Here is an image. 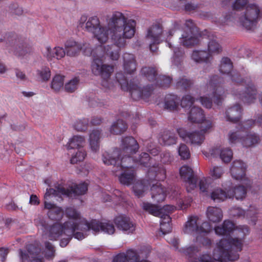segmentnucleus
I'll use <instances>...</instances> for the list:
<instances>
[{"mask_svg":"<svg viewBox=\"0 0 262 262\" xmlns=\"http://www.w3.org/2000/svg\"><path fill=\"white\" fill-rule=\"evenodd\" d=\"M208 40L207 52L211 58L212 56L222 52V47L217 40L216 36L213 34L208 35Z\"/></svg>","mask_w":262,"mask_h":262,"instance_id":"c85d7f7f","label":"nucleus"},{"mask_svg":"<svg viewBox=\"0 0 262 262\" xmlns=\"http://www.w3.org/2000/svg\"><path fill=\"white\" fill-rule=\"evenodd\" d=\"M41 226L44 229L43 238H49L50 240H56L59 237L62 236L64 230V223L61 225L56 223L49 227H44V224L41 223Z\"/></svg>","mask_w":262,"mask_h":262,"instance_id":"6ab92c4d","label":"nucleus"},{"mask_svg":"<svg viewBox=\"0 0 262 262\" xmlns=\"http://www.w3.org/2000/svg\"><path fill=\"white\" fill-rule=\"evenodd\" d=\"M241 114L242 107L239 104H236L227 108L225 117L228 121L236 122L239 120Z\"/></svg>","mask_w":262,"mask_h":262,"instance_id":"c756f323","label":"nucleus"},{"mask_svg":"<svg viewBox=\"0 0 262 262\" xmlns=\"http://www.w3.org/2000/svg\"><path fill=\"white\" fill-rule=\"evenodd\" d=\"M136 22L128 19L122 13L114 12L107 21V27L101 26L93 34L94 37L101 43H105L110 34L114 45L119 49L126 45V39L132 38L135 35Z\"/></svg>","mask_w":262,"mask_h":262,"instance_id":"f257e3e1","label":"nucleus"},{"mask_svg":"<svg viewBox=\"0 0 262 262\" xmlns=\"http://www.w3.org/2000/svg\"><path fill=\"white\" fill-rule=\"evenodd\" d=\"M163 32V28L160 24L152 25L148 30L146 38L152 43H159Z\"/></svg>","mask_w":262,"mask_h":262,"instance_id":"b1692460","label":"nucleus"},{"mask_svg":"<svg viewBox=\"0 0 262 262\" xmlns=\"http://www.w3.org/2000/svg\"><path fill=\"white\" fill-rule=\"evenodd\" d=\"M123 69L125 73L132 74L134 73L137 69V62L133 54L125 53L123 55Z\"/></svg>","mask_w":262,"mask_h":262,"instance_id":"393cba45","label":"nucleus"},{"mask_svg":"<svg viewBox=\"0 0 262 262\" xmlns=\"http://www.w3.org/2000/svg\"><path fill=\"white\" fill-rule=\"evenodd\" d=\"M211 230V226L207 221H204L197 215L191 216L186 222L183 231L184 233L192 235L208 234Z\"/></svg>","mask_w":262,"mask_h":262,"instance_id":"9d476101","label":"nucleus"},{"mask_svg":"<svg viewBox=\"0 0 262 262\" xmlns=\"http://www.w3.org/2000/svg\"><path fill=\"white\" fill-rule=\"evenodd\" d=\"M79 81V78L74 77L66 82L64 87L65 91L68 93L75 92L78 87Z\"/></svg>","mask_w":262,"mask_h":262,"instance_id":"8fccbe9b","label":"nucleus"},{"mask_svg":"<svg viewBox=\"0 0 262 262\" xmlns=\"http://www.w3.org/2000/svg\"><path fill=\"white\" fill-rule=\"evenodd\" d=\"M83 25L86 31L93 34L101 26L100 20L97 16L90 17L85 24H83Z\"/></svg>","mask_w":262,"mask_h":262,"instance_id":"a19ab883","label":"nucleus"},{"mask_svg":"<svg viewBox=\"0 0 262 262\" xmlns=\"http://www.w3.org/2000/svg\"><path fill=\"white\" fill-rule=\"evenodd\" d=\"M140 75L144 76L149 81L155 83L157 80L158 75L156 68L151 67H144L140 71Z\"/></svg>","mask_w":262,"mask_h":262,"instance_id":"e433bc0d","label":"nucleus"},{"mask_svg":"<svg viewBox=\"0 0 262 262\" xmlns=\"http://www.w3.org/2000/svg\"><path fill=\"white\" fill-rule=\"evenodd\" d=\"M233 65L230 58L223 57L221 61L220 71L223 74H229L232 81L238 83L240 80V75L236 71L232 70Z\"/></svg>","mask_w":262,"mask_h":262,"instance_id":"aec40b11","label":"nucleus"},{"mask_svg":"<svg viewBox=\"0 0 262 262\" xmlns=\"http://www.w3.org/2000/svg\"><path fill=\"white\" fill-rule=\"evenodd\" d=\"M37 78L42 81H47L51 77V71L49 68L45 67L36 71Z\"/></svg>","mask_w":262,"mask_h":262,"instance_id":"3c124183","label":"nucleus"},{"mask_svg":"<svg viewBox=\"0 0 262 262\" xmlns=\"http://www.w3.org/2000/svg\"><path fill=\"white\" fill-rule=\"evenodd\" d=\"M121 150L115 149L111 153L105 151L102 155V161L105 165H115L118 160L121 161V167H130L126 162L133 163L130 155L135 154L139 149V144L132 137H126L122 139Z\"/></svg>","mask_w":262,"mask_h":262,"instance_id":"7ed1b4c3","label":"nucleus"},{"mask_svg":"<svg viewBox=\"0 0 262 262\" xmlns=\"http://www.w3.org/2000/svg\"><path fill=\"white\" fill-rule=\"evenodd\" d=\"M232 93L244 103L251 104L256 100L258 92L256 86L251 81L244 80L240 77L239 81L235 83Z\"/></svg>","mask_w":262,"mask_h":262,"instance_id":"39448f33","label":"nucleus"},{"mask_svg":"<svg viewBox=\"0 0 262 262\" xmlns=\"http://www.w3.org/2000/svg\"><path fill=\"white\" fill-rule=\"evenodd\" d=\"M150 160L149 154L146 152H142L139 158L135 160V162L142 165L144 166H148V162Z\"/></svg>","mask_w":262,"mask_h":262,"instance_id":"338daca9","label":"nucleus"},{"mask_svg":"<svg viewBox=\"0 0 262 262\" xmlns=\"http://www.w3.org/2000/svg\"><path fill=\"white\" fill-rule=\"evenodd\" d=\"M180 24L178 22H176L174 24L173 28L168 32L167 36H171L175 33H180L179 43L180 45L186 47L193 46L199 43V38L193 35L192 31L180 30Z\"/></svg>","mask_w":262,"mask_h":262,"instance_id":"4468645a","label":"nucleus"},{"mask_svg":"<svg viewBox=\"0 0 262 262\" xmlns=\"http://www.w3.org/2000/svg\"><path fill=\"white\" fill-rule=\"evenodd\" d=\"M234 229V224L231 221L225 220L221 226H217L214 230L216 234L228 235Z\"/></svg>","mask_w":262,"mask_h":262,"instance_id":"ea45409f","label":"nucleus"},{"mask_svg":"<svg viewBox=\"0 0 262 262\" xmlns=\"http://www.w3.org/2000/svg\"><path fill=\"white\" fill-rule=\"evenodd\" d=\"M127 129L126 123L121 119L114 122L111 126L110 132L114 135H120L124 133Z\"/></svg>","mask_w":262,"mask_h":262,"instance_id":"37998d69","label":"nucleus"},{"mask_svg":"<svg viewBox=\"0 0 262 262\" xmlns=\"http://www.w3.org/2000/svg\"><path fill=\"white\" fill-rule=\"evenodd\" d=\"M244 132L239 128L236 131H230L228 134V141L230 144H235L237 143H241L244 139Z\"/></svg>","mask_w":262,"mask_h":262,"instance_id":"a18cd8bd","label":"nucleus"},{"mask_svg":"<svg viewBox=\"0 0 262 262\" xmlns=\"http://www.w3.org/2000/svg\"><path fill=\"white\" fill-rule=\"evenodd\" d=\"M94 59L91 64V71L95 76H100L102 78V82L103 86L109 88L107 84L111 74L113 72L114 68L112 66L104 64L103 62V55L101 54L94 55L93 52Z\"/></svg>","mask_w":262,"mask_h":262,"instance_id":"9b49d317","label":"nucleus"},{"mask_svg":"<svg viewBox=\"0 0 262 262\" xmlns=\"http://www.w3.org/2000/svg\"><path fill=\"white\" fill-rule=\"evenodd\" d=\"M101 137V130L98 129H93L89 135V144L91 150L97 152L99 149L100 139Z\"/></svg>","mask_w":262,"mask_h":262,"instance_id":"72a5a7b5","label":"nucleus"},{"mask_svg":"<svg viewBox=\"0 0 262 262\" xmlns=\"http://www.w3.org/2000/svg\"><path fill=\"white\" fill-rule=\"evenodd\" d=\"M147 180H141L137 182L133 186V191L137 196H142L144 191L148 188L146 184Z\"/></svg>","mask_w":262,"mask_h":262,"instance_id":"49530a36","label":"nucleus"},{"mask_svg":"<svg viewBox=\"0 0 262 262\" xmlns=\"http://www.w3.org/2000/svg\"><path fill=\"white\" fill-rule=\"evenodd\" d=\"M88 119L78 120L75 123V128L79 132H84L88 129Z\"/></svg>","mask_w":262,"mask_h":262,"instance_id":"e2e57ef3","label":"nucleus"},{"mask_svg":"<svg viewBox=\"0 0 262 262\" xmlns=\"http://www.w3.org/2000/svg\"><path fill=\"white\" fill-rule=\"evenodd\" d=\"M85 144V139L81 136H74L71 138L67 145V149L80 148Z\"/></svg>","mask_w":262,"mask_h":262,"instance_id":"c03bdc74","label":"nucleus"},{"mask_svg":"<svg viewBox=\"0 0 262 262\" xmlns=\"http://www.w3.org/2000/svg\"><path fill=\"white\" fill-rule=\"evenodd\" d=\"M183 50L180 49H176L174 51V56L172 59L173 64L177 67L180 65L183 61Z\"/></svg>","mask_w":262,"mask_h":262,"instance_id":"13d9d810","label":"nucleus"},{"mask_svg":"<svg viewBox=\"0 0 262 262\" xmlns=\"http://www.w3.org/2000/svg\"><path fill=\"white\" fill-rule=\"evenodd\" d=\"M179 99L174 95H167L165 98L164 107L169 111L176 110L179 103Z\"/></svg>","mask_w":262,"mask_h":262,"instance_id":"79ce46f5","label":"nucleus"},{"mask_svg":"<svg viewBox=\"0 0 262 262\" xmlns=\"http://www.w3.org/2000/svg\"><path fill=\"white\" fill-rule=\"evenodd\" d=\"M21 262H43L39 250L33 245H29L26 250H19Z\"/></svg>","mask_w":262,"mask_h":262,"instance_id":"f3484780","label":"nucleus"},{"mask_svg":"<svg viewBox=\"0 0 262 262\" xmlns=\"http://www.w3.org/2000/svg\"><path fill=\"white\" fill-rule=\"evenodd\" d=\"M86 156L84 151L82 150H78L75 155L73 156L71 159V163L72 164H76L78 162L82 161Z\"/></svg>","mask_w":262,"mask_h":262,"instance_id":"774afa93","label":"nucleus"},{"mask_svg":"<svg viewBox=\"0 0 262 262\" xmlns=\"http://www.w3.org/2000/svg\"><path fill=\"white\" fill-rule=\"evenodd\" d=\"M206 215L208 220L213 223L219 222L223 218L221 209L215 207H209L206 211Z\"/></svg>","mask_w":262,"mask_h":262,"instance_id":"4c0bfd02","label":"nucleus"},{"mask_svg":"<svg viewBox=\"0 0 262 262\" xmlns=\"http://www.w3.org/2000/svg\"><path fill=\"white\" fill-rule=\"evenodd\" d=\"M188 120L191 122L201 123V125L206 126L204 123L206 121H209L205 119V115L202 109L199 107H192L188 116Z\"/></svg>","mask_w":262,"mask_h":262,"instance_id":"bb28decb","label":"nucleus"},{"mask_svg":"<svg viewBox=\"0 0 262 262\" xmlns=\"http://www.w3.org/2000/svg\"><path fill=\"white\" fill-rule=\"evenodd\" d=\"M192 83L190 80L182 77L178 80L176 85L178 89L186 90L191 85Z\"/></svg>","mask_w":262,"mask_h":262,"instance_id":"052dcab7","label":"nucleus"},{"mask_svg":"<svg viewBox=\"0 0 262 262\" xmlns=\"http://www.w3.org/2000/svg\"><path fill=\"white\" fill-rule=\"evenodd\" d=\"M247 193L246 188L242 185L235 186L233 189L225 192L221 189L214 190L211 194V199L214 201H224L227 198H235L236 200H243Z\"/></svg>","mask_w":262,"mask_h":262,"instance_id":"ddd939ff","label":"nucleus"},{"mask_svg":"<svg viewBox=\"0 0 262 262\" xmlns=\"http://www.w3.org/2000/svg\"><path fill=\"white\" fill-rule=\"evenodd\" d=\"M224 172V171L221 166H213L210 170V174L214 179L221 178Z\"/></svg>","mask_w":262,"mask_h":262,"instance_id":"680f3d73","label":"nucleus"},{"mask_svg":"<svg viewBox=\"0 0 262 262\" xmlns=\"http://www.w3.org/2000/svg\"><path fill=\"white\" fill-rule=\"evenodd\" d=\"M195 100V99L191 95H186L182 98L181 105L182 107H189L191 106Z\"/></svg>","mask_w":262,"mask_h":262,"instance_id":"69168bd1","label":"nucleus"},{"mask_svg":"<svg viewBox=\"0 0 262 262\" xmlns=\"http://www.w3.org/2000/svg\"><path fill=\"white\" fill-rule=\"evenodd\" d=\"M247 216L250 219L251 224L253 225L256 224L257 219L258 211L255 209L254 207H250V209L247 211Z\"/></svg>","mask_w":262,"mask_h":262,"instance_id":"0e129e2a","label":"nucleus"},{"mask_svg":"<svg viewBox=\"0 0 262 262\" xmlns=\"http://www.w3.org/2000/svg\"><path fill=\"white\" fill-rule=\"evenodd\" d=\"M148 176L150 179L163 181L166 176V169L162 165L153 166L149 169Z\"/></svg>","mask_w":262,"mask_h":262,"instance_id":"473e14b6","label":"nucleus"},{"mask_svg":"<svg viewBox=\"0 0 262 262\" xmlns=\"http://www.w3.org/2000/svg\"><path fill=\"white\" fill-rule=\"evenodd\" d=\"M191 59L196 63L210 62L212 59L207 51L205 50H194L191 56Z\"/></svg>","mask_w":262,"mask_h":262,"instance_id":"58836bf2","label":"nucleus"},{"mask_svg":"<svg viewBox=\"0 0 262 262\" xmlns=\"http://www.w3.org/2000/svg\"><path fill=\"white\" fill-rule=\"evenodd\" d=\"M86 46V43L76 41L73 39H68L64 43L65 55L70 57H76Z\"/></svg>","mask_w":262,"mask_h":262,"instance_id":"412c9836","label":"nucleus"},{"mask_svg":"<svg viewBox=\"0 0 262 262\" xmlns=\"http://www.w3.org/2000/svg\"><path fill=\"white\" fill-rule=\"evenodd\" d=\"M126 262H139V256L136 251L129 249L125 253Z\"/></svg>","mask_w":262,"mask_h":262,"instance_id":"bf43d9fd","label":"nucleus"},{"mask_svg":"<svg viewBox=\"0 0 262 262\" xmlns=\"http://www.w3.org/2000/svg\"><path fill=\"white\" fill-rule=\"evenodd\" d=\"M206 126L201 125L200 131L188 132L183 128L177 129V133L180 137L185 142L192 145L200 146L204 141L205 135L212 127L211 121H206L204 123Z\"/></svg>","mask_w":262,"mask_h":262,"instance_id":"0eeeda50","label":"nucleus"},{"mask_svg":"<svg viewBox=\"0 0 262 262\" xmlns=\"http://www.w3.org/2000/svg\"><path fill=\"white\" fill-rule=\"evenodd\" d=\"M117 164L113 165L114 166V169L113 171L114 172H117L119 171H123L119 177V181L122 184L126 185H130L135 180V173L134 169L133 168L132 163L126 162V164L130 165V167H121V161L120 160L117 161Z\"/></svg>","mask_w":262,"mask_h":262,"instance_id":"dca6fc26","label":"nucleus"},{"mask_svg":"<svg viewBox=\"0 0 262 262\" xmlns=\"http://www.w3.org/2000/svg\"><path fill=\"white\" fill-rule=\"evenodd\" d=\"M63 212L62 209L58 207H56L49 210L48 215L49 217L54 221H59L63 216Z\"/></svg>","mask_w":262,"mask_h":262,"instance_id":"603ef678","label":"nucleus"},{"mask_svg":"<svg viewBox=\"0 0 262 262\" xmlns=\"http://www.w3.org/2000/svg\"><path fill=\"white\" fill-rule=\"evenodd\" d=\"M151 198L157 203L162 202L166 197V190L159 183L152 185L151 187Z\"/></svg>","mask_w":262,"mask_h":262,"instance_id":"2f4dec72","label":"nucleus"},{"mask_svg":"<svg viewBox=\"0 0 262 262\" xmlns=\"http://www.w3.org/2000/svg\"><path fill=\"white\" fill-rule=\"evenodd\" d=\"M246 164L241 160H235L231 165L230 172L233 178L237 180H243L245 176Z\"/></svg>","mask_w":262,"mask_h":262,"instance_id":"5701e85b","label":"nucleus"},{"mask_svg":"<svg viewBox=\"0 0 262 262\" xmlns=\"http://www.w3.org/2000/svg\"><path fill=\"white\" fill-rule=\"evenodd\" d=\"M178 152L181 159L187 160L190 157L189 147L184 143H181L178 147Z\"/></svg>","mask_w":262,"mask_h":262,"instance_id":"5fc2aeb1","label":"nucleus"},{"mask_svg":"<svg viewBox=\"0 0 262 262\" xmlns=\"http://www.w3.org/2000/svg\"><path fill=\"white\" fill-rule=\"evenodd\" d=\"M64 82V76L60 75H56L53 78L51 87L55 91H59L63 88Z\"/></svg>","mask_w":262,"mask_h":262,"instance_id":"09e8293b","label":"nucleus"},{"mask_svg":"<svg viewBox=\"0 0 262 262\" xmlns=\"http://www.w3.org/2000/svg\"><path fill=\"white\" fill-rule=\"evenodd\" d=\"M6 49L9 53L17 56H23L27 52V46L24 40L17 35H13L8 39Z\"/></svg>","mask_w":262,"mask_h":262,"instance_id":"2eb2a0df","label":"nucleus"},{"mask_svg":"<svg viewBox=\"0 0 262 262\" xmlns=\"http://www.w3.org/2000/svg\"><path fill=\"white\" fill-rule=\"evenodd\" d=\"M172 81V78L166 75H159L157 80L155 83V86L167 88L169 86Z\"/></svg>","mask_w":262,"mask_h":262,"instance_id":"864d4df0","label":"nucleus"},{"mask_svg":"<svg viewBox=\"0 0 262 262\" xmlns=\"http://www.w3.org/2000/svg\"><path fill=\"white\" fill-rule=\"evenodd\" d=\"M179 171L181 178L186 183L187 191L191 192L196 187L197 183V178L194 176L192 169L188 166L184 165L180 168Z\"/></svg>","mask_w":262,"mask_h":262,"instance_id":"a211bd4d","label":"nucleus"},{"mask_svg":"<svg viewBox=\"0 0 262 262\" xmlns=\"http://www.w3.org/2000/svg\"><path fill=\"white\" fill-rule=\"evenodd\" d=\"M142 207L143 210L156 216H158L162 214V210H161L158 206L148 202L143 203Z\"/></svg>","mask_w":262,"mask_h":262,"instance_id":"de8ad7c7","label":"nucleus"},{"mask_svg":"<svg viewBox=\"0 0 262 262\" xmlns=\"http://www.w3.org/2000/svg\"><path fill=\"white\" fill-rule=\"evenodd\" d=\"M237 238L229 237L222 239L213 251V257L208 254L202 255L199 259L191 260L190 262H224L227 260L234 261L239 257L237 252L241 251L243 238L249 233V228L246 225H240L235 229Z\"/></svg>","mask_w":262,"mask_h":262,"instance_id":"f03ea898","label":"nucleus"},{"mask_svg":"<svg viewBox=\"0 0 262 262\" xmlns=\"http://www.w3.org/2000/svg\"><path fill=\"white\" fill-rule=\"evenodd\" d=\"M114 222L118 229L125 233H133L135 230V224L126 216H117L114 220Z\"/></svg>","mask_w":262,"mask_h":262,"instance_id":"4be33fe9","label":"nucleus"},{"mask_svg":"<svg viewBox=\"0 0 262 262\" xmlns=\"http://www.w3.org/2000/svg\"><path fill=\"white\" fill-rule=\"evenodd\" d=\"M261 141L259 135L255 133H249L244 135L242 145L244 147H254L258 144Z\"/></svg>","mask_w":262,"mask_h":262,"instance_id":"c9c22d12","label":"nucleus"},{"mask_svg":"<svg viewBox=\"0 0 262 262\" xmlns=\"http://www.w3.org/2000/svg\"><path fill=\"white\" fill-rule=\"evenodd\" d=\"M87 190L88 185L85 183L74 185L73 186H71L70 189H66L62 186L58 185L56 187V189L53 188L47 189L45 199L48 200V197L52 195L56 196L60 194L72 198L76 195H83L86 193Z\"/></svg>","mask_w":262,"mask_h":262,"instance_id":"f8f14e48","label":"nucleus"},{"mask_svg":"<svg viewBox=\"0 0 262 262\" xmlns=\"http://www.w3.org/2000/svg\"><path fill=\"white\" fill-rule=\"evenodd\" d=\"M66 212L67 216L70 219L68 222L73 223L75 229H91L95 233L102 231L109 234H112L115 232V227L112 223H102L96 220L88 223L84 219L81 218L80 214L73 208H67Z\"/></svg>","mask_w":262,"mask_h":262,"instance_id":"20e7f679","label":"nucleus"},{"mask_svg":"<svg viewBox=\"0 0 262 262\" xmlns=\"http://www.w3.org/2000/svg\"><path fill=\"white\" fill-rule=\"evenodd\" d=\"M114 47L112 46H107L104 48V52L105 54L108 55L112 60H117L120 57L119 49H113Z\"/></svg>","mask_w":262,"mask_h":262,"instance_id":"6e6d98bb","label":"nucleus"},{"mask_svg":"<svg viewBox=\"0 0 262 262\" xmlns=\"http://www.w3.org/2000/svg\"><path fill=\"white\" fill-rule=\"evenodd\" d=\"M159 141L161 144L169 146L177 143V137L174 133L164 130L161 133Z\"/></svg>","mask_w":262,"mask_h":262,"instance_id":"f704fd0d","label":"nucleus"},{"mask_svg":"<svg viewBox=\"0 0 262 262\" xmlns=\"http://www.w3.org/2000/svg\"><path fill=\"white\" fill-rule=\"evenodd\" d=\"M223 79L217 75L213 76L207 85L211 99L206 97H201L200 98L201 104L206 108H211L212 101L217 105H220L223 99L225 93L223 88L221 85Z\"/></svg>","mask_w":262,"mask_h":262,"instance_id":"423d86ee","label":"nucleus"},{"mask_svg":"<svg viewBox=\"0 0 262 262\" xmlns=\"http://www.w3.org/2000/svg\"><path fill=\"white\" fill-rule=\"evenodd\" d=\"M64 228L63 235L61 236V239L60 242V246L62 247H65L67 246L73 237V233L76 230L73 223L69 222L64 223Z\"/></svg>","mask_w":262,"mask_h":262,"instance_id":"7c9ffc66","label":"nucleus"},{"mask_svg":"<svg viewBox=\"0 0 262 262\" xmlns=\"http://www.w3.org/2000/svg\"><path fill=\"white\" fill-rule=\"evenodd\" d=\"M116 78L124 91H129L131 97L135 100L140 98L145 99L148 97L152 91L150 88L141 89L138 84L130 82L129 84L123 74L121 72L117 73Z\"/></svg>","mask_w":262,"mask_h":262,"instance_id":"6e6552de","label":"nucleus"},{"mask_svg":"<svg viewBox=\"0 0 262 262\" xmlns=\"http://www.w3.org/2000/svg\"><path fill=\"white\" fill-rule=\"evenodd\" d=\"M260 16V8L256 5L251 4L241 13L238 21L243 28L251 30L255 28Z\"/></svg>","mask_w":262,"mask_h":262,"instance_id":"1a4fd4ad","label":"nucleus"},{"mask_svg":"<svg viewBox=\"0 0 262 262\" xmlns=\"http://www.w3.org/2000/svg\"><path fill=\"white\" fill-rule=\"evenodd\" d=\"M210 154L213 157L220 156L223 162L228 163L232 158L233 153L232 150L228 148H221L214 147L210 150Z\"/></svg>","mask_w":262,"mask_h":262,"instance_id":"a878e982","label":"nucleus"},{"mask_svg":"<svg viewBox=\"0 0 262 262\" xmlns=\"http://www.w3.org/2000/svg\"><path fill=\"white\" fill-rule=\"evenodd\" d=\"M45 255L48 259L53 258L55 256V249L53 245L49 242L45 243Z\"/></svg>","mask_w":262,"mask_h":262,"instance_id":"4d7b16f0","label":"nucleus"},{"mask_svg":"<svg viewBox=\"0 0 262 262\" xmlns=\"http://www.w3.org/2000/svg\"><path fill=\"white\" fill-rule=\"evenodd\" d=\"M43 54L48 60H51L53 58L60 59L64 57L65 53L64 49L59 46L51 48L50 47H46L43 51Z\"/></svg>","mask_w":262,"mask_h":262,"instance_id":"cd10ccee","label":"nucleus"}]
</instances>
